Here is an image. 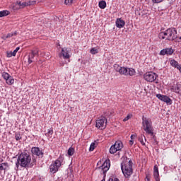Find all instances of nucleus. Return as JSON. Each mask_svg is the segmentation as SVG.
<instances>
[{
  "label": "nucleus",
  "instance_id": "f257e3e1",
  "mask_svg": "<svg viewBox=\"0 0 181 181\" xmlns=\"http://www.w3.org/2000/svg\"><path fill=\"white\" fill-rule=\"evenodd\" d=\"M35 165H36L35 158H33L32 160L30 153L27 151H24L18 155L16 163V168H15V170H19V166H21V168H33Z\"/></svg>",
  "mask_w": 181,
  "mask_h": 181
},
{
  "label": "nucleus",
  "instance_id": "f03ea898",
  "mask_svg": "<svg viewBox=\"0 0 181 181\" xmlns=\"http://www.w3.org/2000/svg\"><path fill=\"white\" fill-rule=\"evenodd\" d=\"M158 37L160 39H165V40L173 42L177 38V30L175 28H168L165 31L160 32Z\"/></svg>",
  "mask_w": 181,
  "mask_h": 181
},
{
  "label": "nucleus",
  "instance_id": "7ed1b4c3",
  "mask_svg": "<svg viewBox=\"0 0 181 181\" xmlns=\"http://www.w3.org/2000/svg\"><path fill=\"white\" fill-rule=\"evenodd\" d=\"M110 115H111V112L108 111L98 118L95 124V127L98 129H105V128H107V124H108L107 117H110Z\"/></svg>",
  "mask_w": 181,
  "mask_h": 181
},
{
  "label": "nucleus",
  "instance_id": "20e7f679",
  "mask_svg": "<svg viewBox=\"0 0 181 181\" xmlns=\"http://www.w3.org/2000/svg\"><path fill=\"white\" fill-rule=\"evenodd\" d=\"M114 69L115 71L123 76H135V69L132 68L122 67L117 64H115Z\"/></svg>",
  "mask_w": 181,
  "mask_h": 181
},
{
  "label": "nucleus",
  "instance_id": "39448f33",
  "mask_svg": "<svg viewBox=\"0 0 181 181\" xmlns=\"http://www.w3.org/2000/svg\"><path fill=\"white\" fill-rule=\"evenodd\" d=\"M121 169L126 177H130L131 175L134 173L132 170V160H129L128 163L122 162L121 163Z\"/></svg>",
  "mask_w": 181,
  "mask_h": 181
},
{
  "label": "nucleus",
  "instance_id": "423d86ee",
  "mask_svg": "<svg viewBox=\"0 0 181 181\" xmlns=\"http://www.w3.org/2000/svg\"><path fill=\"white\" fill-rule=\"evenodd\" d=\"M141 124L143 129L146 132V134L148 135H153V127H152V121L150 119L143 116Z\"/></svg>",
  "mask_w": 181,
  "mask_h": 181
},
{
  "label": "nucleus",
  "instance_id": "0eeeda50",
  "mask_svg": "<svg viewBox=\"0 0 181 181\" xmlns=\"http://www.w3.org/2000/svg\"><path fill=\"white\" fill-rule=\"evenodd\" d=\"M64 158L62 156H59V158L54 161V163L51 164L49 166L50 173L54 175L59 170V168L62 166V163H63Z\"/></svg>",
  "mask_w": 181,
  "mask_h": 181
},
{
  "label": "nucleus",
  "instance_id": "6e6552de",
  "mask_svg": "<svg viewBox=\"0 0 181 181\" xmlns=\"http://www.w3.org/2000/svg\"><path fill=\"white\" fill-rule=\"evenodd\" d=\"M158 76L156 74V73H153L152 71L151 72H146L144 75V78L146 80V81H148V83H153L156 78H158Z\"/></svg>",
  "mask_w": 181,
  "mask_h": 181
},
{
  "label": "nucleus",
  "instance_id": "1a4fd4ad",
  "mask_svg": "<svg viewBox=\"0 0 181 181\" xmlns=\"http://www.w3.org/2000/svg\"><path fill=\"white\" fill-rule=\"evenodd\" d=\"M111 166V162L110 160H105V161L103 163L101 166L98 168V169L101 170V172H103V175H105L107 172L110 170V167Z\"/></svg>",
  "mask_w": 181,
  "mask_h": 181
},
{
  "label": "nucleus",
  "instance_id": "9d476101",
  "mask_svg": "<svg viewBox=\"0 0 181 181\" xmlns=\"http://www.w3.org/2000/svg\"><path fill=\"white\" fill-rule=\"evenodd\" d=\"M31 153L32 155H35V156H38L39 158H43V156L45 153L42 150H40V148L39 147H33L31 148Z\"/></svg>",
  "mask_w": 181,
  "mask_h": 181
},
{
  "label": "nucleus",
  "instance_id": "9b49d317",
  "mask_svg": "<svg viewBox=\"0 0 181 181\" xmlns=\"http://www.w3.org/2000/svg\"><path fill=\"white\" fill-rule=\"evenodd\" d=\"M62 55L64 59H70L71 57V49L70 48H62Z\"/></svg>",
  "mask_w": 181,
  "mask_h": 181
},
{
  "label": "nucleus",
  "instance_id": "f8f14e48",
  "mask_svg": "<svg viewBox=\"0 0 181 181\" xmlns=\"http://www.w3.org/2000/svg\"><path fill=\"white\" fill-rule=\"evenodd\" d=\"M174 52H175V50L172 47L165 48V49H163L160 52V56H165V55L167 54V56H172V54H173Z\"/></svg>",
  "mask_w": 181,
  "mask_h": 181
},
{
  "label": "nucleus",
  "instance_id": "ddd939ff",
  "mask_svg": "<svg viewBox=\"0 0 181 181\" xmlns=\"http://www.w3.org/2000/svg\"><path fill=\"white\" fill-rule=\"evenodd\" d=\"M11 168L9 167V163L8 162L0 163V172L4 170L5 173V172H7V170H9Z\"/></svg>",
  "mask_w": 181,
  "mask_h": 181
},
{
  "label": "nucleus",
  "instance_id": "4468645a",
  "mask_svg": "<svg viewBox=\"0 0 181 181\" xmlns=\"http://www.w3.org/2000/svg\"><path fill=\"white\" fill-rule=\"evenodd\" d=\"M35 2H36L35 0H30L29 3L17 1V4L19 5V7L21 8H25V6H28V5H33V4H35Z\"/></svg>",
  "mask_w": 181,
  "mask_h": 181
},
{
  "label": "nucleus",
  "instance_id": "2eb2a0df",
  "mask_svg": "<svg viewBox=\"0 0 181 181\" xmlns=\"http://www.w3.org/2000/svg\"><path fill=\"white\" fill-rule=\"evenodd\" d=\"M116 26L119 28V29L124 28V26H125V21L122 20V18H117L116 20Z\"/></svg>",
  "mask_w": 181,
  "mask_h": 181
},
{
  "label": "nucleus",
  "instance_id": "dca6fc26",
  "mask_svg": "<svg viewBox=\"0 0 181 181\" xmlns=\"http://www.w3.org/2000/svg\"><path fill=\"white\" fill-rule=\"evenodd\" d=\"M20 49H21V47H17L14 51L7 52L6 57H12V56H13V57L16 56V53H18V52H19Z\"/></svg>",
  "mask_w": 181,
  "mask_h": 181
},
{
  "label": "nucleus",
  "instance_id": "f3484780",
  "mask_svg": "<svg viewBox=\"0 0 181 181\" xmlns=\"http://www.w3.org/2000/svg\"><path fill=\"white\" fill-rule=\"evenodd\" d=\"M172 90H173L174 93H176V94H181V83H177L176 86H173Z\"/></svg>",
  "mask_w": 181,
  "mask_h": 181
},
{
  "label": "nucleus",
  "instance_id": "a211bd4d",
  "mask_svg": "<svg viewBox=\"0 0 181 181\" xmlns=\"http://www.w3.org/2000/svg\"><path fill=\"white\" fill-rule=\"evenodd\" d=\"M170 66H172V67H175V69H177V70L179 69L180 64H179V62H177V61L175 60V59H171L170 61Z\"/></svg>",
  "mask_w": 181,
  "mask_h": 181
},
{
  "label": "nucleus",
  "instance_id": "6ab92c4d",
  "mask_svg": "<svg viewBox=\"0 0 181 181\" xmlns=\"http://www.w3.org/2000/svg\"><path fill=\"white\" fill-rule=\"evenodd\" d=\"M114 146L117 149V151H121L122 148H124V144H122V141H117Z\"/></svg>",
  "mask_w": 181,
  "mask_h": 181
},
{
  "label": "nucleus",
  "instance_id": "aec40b11",
  "mask_svg": "<svg viewBox=\"0 0 181 181\" xmlns=\"http://www.w3.org/2000/svg\"><path fill=\"white\" fill-rule=\"evenodd\" d=\"M162 101H163V103H166L168 105H172V103H173L172 99H170V98H169L167 95L163 96Z\"/></svg>",
  "mask_w": 181,
  "mask_h": 181
},
{
  "label": "nucleus",
  "instance_id": "412c9836",
  "mask_svg": "<svg viewBox=\"0 0 181 181\" xmlns=\"http://www.w3.org/2000/svg\"><path fill=\"white\" fill-rule=\"evenodd\" d=\"M98 6L100 9H105L107 8V2L104 0L100 1H99Z\"/></svg>",
  "mask_w": 181,
  "mask_h": 181
},
{
  "label": "nucleus",
  "instance_id": "4be33fe9",
  "mask_svg": "<svg viewBox=\"0 0 181 181\" xmlns=\"http://www.w3.org/2000/svg\"><path fill=\"white\" fill-rule=\"evenodd\" d=\"M14 81H15V80L13 79V77L11 76H9L8 78H7L6 80V83L8 86H12V84H13Z\"/></svg>",
  "mask_w": 181,
  "mask_h": 181
},
{
  "label": "nucleus",
  "instance_id": "5701e85b",
  "mask_svg": "<svg viewBox=\"0 0 181 181\" xmlns=\"http://www.w3.org/2000/svg\"><path fill=\"white\" fill-rule=\"evenodd\" d=\"M144 139L146 142V137H145V135H141L139 137V142L141 144V145H143V146H145V142L144 141Z\"/></svg>",
  "mask_w": 181,
  "mask_h": 181
},
{
  "label": "nucleus",
  "instance_id": "b1692460",
  "mask_svg": "<svg viewBox=\"0 0 181 181\" xmlns=\"http://www.w3.org/2000/svg\"><path fill=\"white\" fill-rule=\"evenodd\" d=\"M11 12L9 11L4 10L0 11V18H4V16H8Z\"/></svg>",
  "mask_w": 181,
  "mask_h": 181
},
{
  "label": "nucleus",
  "instance_id": "393cba45",
  "mask_svg": "<svg viewBox=\"0 0 181 181\" xmlns=\"http://www.w3.org/2000/svg\"><path fill=\"white\" fill-rule=\"evenodd\" d=\"M12 9L13 11H18L21 9V7H19V4H18V1L16 3L12 4Z\"/></svg>",
  "mask_w": 181,
  "mask_h": 181
},
{
  "label": "nucleus",
  "instance_id": "a878e982",
  "mask_svg": "<svg viewBox=\"0 0 181 181\" xmlns=\"http://www.w3.org/2000/svg\"><path fill=\"white\" fill-rule=\"evenodd\" d=\"M33 59H35V57L32 55L31 53H30L28 58V64H31V63H33Z\"/></svg>",
  "mask_w": 181,
  "mask_h": 181
},
{
  "label": "nucleus",
  "instance_id": "bb28decb",
  "mask_svg": "<svg viewBox=\"0 0 181 181\" xmlns=\"http://www.w3.org/2000/svg\"><path fill=\"white\" fill-rule=\"evenodd\" d=\"M117 151L118 149H117V147L113 144L110 148V153H115Z\"/></svg>",
  "mask_w": 181,
  "mask_h": 181
},
{
  "label": "nucleus",
  "instance_id": "cd10ccee",
  "mask_svg": "<svg viewBox=\"0 0 181 181\" xmlns=\"http://www.w3.org/2000/svg\"><path fill=\"white\" fill-rule=\"evenodd\" d=\"M68 155L69 156H73V155H74V148L70 147L68 149Z\"/></svg>",
  "mask_w": 181,
  "mask_h": 181
},
{
  "label": "nucleus",
  "instance_id": "c85d7f7f",
  "mask_svg": "<svg viewBox=\"0 0 181 181\" xmlns=\"http://www.w3.org/2000/svg\"><path fill=\"white\" fill-rule=\"evenodd\" d=\"M1 76L3 78H4V80H8V78H9V77L11 76V75H9V74H8L7 72H2Z\"/></svg>",
  "mask_w": 181,
  "mask_h": 181
},
{
  "label": "nucleus",
  "instance_id": "c756f323",
  "mask_svg": "<svg viewBox=\"0 0 181 181\" xmlns=\"http://www.w3.org/2000/svg\"><path fill=\"white\" fill-rule=\"evenodd\" d=\"M18 35V32L15 31L13 33H10L6 35L7 36V39H9L13 36H16Z\"/></svg>",
  "mask_w": 181,
  "mask_h": 181
},
{
  "label": "nucleus",
  "instance_id": "7c9ffc66",
  "mask_svg": "<svg viewBox=\"0 0 181 181\" xmlns=\"http://www.w3.org/2000/svg\"><path fill=\"white\" fill-rule=\"evenodd\" d=\"M52 135H53V129H49L47 133L45 134V136H48L49 138H52Z\"/></svg>",
  "mask_w": 181,
  "mask_h": 181
},
{
  "label": "nucleus",
  "instance_id": "2f4dec72",
  "mask_svg": "<svg viewBox=\"0 0 181 181\" xmlns=\"http://www.w3.org/2000/svg\"><path fill=\"white\" fill-rule=\"evenodd\" d=\"M95 149V143H91L90 148H89V151L93 152Z\"/></svg>",
  "mask_w": 181,
  "mask_h": 181
},
{
  "label": "nucleus",
  "instance_id": "473e14b6",
  "mask_svg": "<svg viewBox=\"0 0 181 181\" xmlns=\"http://www.w3.org/2000/svg\"><path fill=\"white\" fill-rule=\"evenodd\" d=\"M90 53H91V54H97V53H98V49L96 48H92L90 50Z\"/></svg>",
  "mask_w": 181,
  "mask_h": 181
},
{
  "label": "nucleus",
  "instance_id": "72a5a7b5",
  "mask_svg": "<svg viewBox=\"0 0 181 181\" xmlns=\"http://www.w3.org/2000/svg\"><path fill=\"white\" fill-rule=\"evenodd\" d=\"M154 179L156 181H160V179L159 178V173H153Z\"/></svg>",
  "mask_w": 181,
  "mask_h": 181
},
{
  "label": "nucleus",
  "instance_id": "f704fd0d",
  "mask_svg": "<svg viewBox=\"0 0 181 181\" xmlns=\"http://www.w3.org/2000/svg\"><path fill=\"white\" fill-rule=\"evenodd\" d=\"M30 54L33 55L34 57H35V56H39V50H32L31 53H30Z\"/></svg>",
  "mask_w": 181,
  "mask_h": 181
},
{
  "label": "nucleus",
  "instance_id": "c9c22d12",
  "mask_svg": "<svg viewBox=\"0 0 181 181\" xmlns=\"http://www.w3.org/2000/svg\"><path fill=\"white\" fill-rule=\"evenodd\" d=\"M73 1L74 0H65L64 4L65 5H68L69 6H70V5L73 4Z\"/></svg>",
  "mask_w": 181,
  "mask_h": 181
},
{
  "label": "nucleus",
  "instance_id": "e433bc0d",
  "mask_svg": "<svg viewBox=\"0 0 181 181\" xmlns=\"http://www.w3.org/2000/svg\"><path fill=\"white\" fill-rule=\"evenodd\" d=\"M164 96L165 95H162L160 93L156 95L157 98H158V100H160V101H163Z\"/></svg>",
  "mask_w": 181,
  "mask_h": 181
},
{
  "label": "nucleus",
  "instance_id": "4c0bfd02",
  "mask_svg": "<svg viewBox=\"0 0 181 181\" xmlns=\"http://www.w3.org/2000/svg\"><path fill=\"white\" fill-rule=\"evenodd\" d=\"M16 139L17 141H21V139H22V136H21L20 133L16 134Z\"/></svg>",
  "mask_w": 181,
  "mask_h": 181
},
{
  "label": "nucleus",
  "instance_id": "58836bf2",
  "mask_svg": "<svg viewBox=\"0 0 181 181\" xmlns=\"http://www.w3.org/2000/svg\"><path fill=\"white\" fill-rule=\"evenodd\" d=\"M151 136H153V141L155 144H156V145H158V141H156V136H155L153 134V135H151Z\"/></svg>",
  "mask_w": 181,
  "mask_h": 181
},
{
  "label": "nucleus",
  "instance_id": "ea45409f",
  "mask_svg": "<svg viewBox=\"0 0 181 181\" xmlns=\"http://www.w3.org/2000/svg\"><path fill=\"white\" fill-rule=\"evenodd\" d=\"M153 173H159V169L158 168V165L154 166Z\"/></svg>",
  "mask_w": 181,
  "mask_h": 181
},
{
  "label": "nucleus",
  "instance_id": "a19ab883",
  "mask_svg": "<svg viewBox=\"0 0 181 181\" xmlns=\"http://www.w3.org/2000/svg\"><path fill=\"white\" fill-rule=\"evenodd\" d=\"M153 4H160V2H163V0H152Z\"/></svg>",
  "mask_w": 181,
  "mask_h": 181
},
{
  "label": "nucleus",
  "instance_id": "79ce46f5",
  "mask_svg": "<svg viewBox=\"0 0 181 181\" xmlns=\"http://www.w3.org/2000/svg\"><path fill=\"white\" fill-rule=\"evenodd\" d=\"M129 118H131V116L130 115H127L126 117H124L123 119L124 122L128 121V119H129Z\"/></svg>",
  "mask_w": 181,
  "mask_h": 181
},
{
  "label": "nucleus",
  "instance_id": "37998d69",
  "mask_svg": "<svg viewBox=\"0 0 181 181\" xmlns=\"http://www.w3.org/2000/svg\"><path fill=\"white\" fill-rule=\"evenodd\" d=\"M108 181H119V180L118 178H115V179H112V178H110L108 180Z\"/></svg>",
  "mask_w": 181,
  "mask_h": 181
},
{
  "label": "nucleus",
  "instance_id": "c03bdc74",
  "mask_svg": "<svg viewBox=\"0 0 181 181\" xmlns=\"http://www.w3.org/2000/svg\"><path fill=\"white\" fill-rule=\"evenodd\" d=\"M131 139L133 141V139H135V138H136V135L135 134H132L130 136Z\"/></svg>",
  "mask_w": 181,
  "mask_h": 181
},
{
  "label": "nucleus",
  "instance_id": "a18cd8bd",
  "mask_svg": "<svg viewBox=\"0 0 181 181\" xmlns=\"http://www.w3.org/2000/svg\"><path fill=\"white\" fill-rule=\"evenodd\" d=\"M175 40V42H177L178 43H180V42H181V36L179 37L178 38H177V39Z\"/></svg>",
  "mask_w": 181,
  "mask_h": 181
},
{
  "label": "nucleus",
  "instance_id": "49530a36",
  "mask_svg": "<svg viewBox=\"0 0 181 181\" xmlns=\"http://www.w3.org/2000/svg\"><path fill=\"white\" fill-rule=\"evenodd\" d=\"M1 39H3V40H6V39H8V37H7V35H3L1 37Z\"/></svg>",
  "mask_w": 181,
  "mask_h": 181
},
{
  "label": "nucleus",
  "instance_id": "de8ad7c7",
  "mask_svg": "<svg viewBox=\"0 0 181 181\" xmlns=\"http://www.w3.org/2000/svg\"><path fill=\"white\" fill-rule=\"evenodd\" d=\"M129 145H130V146H132L134 145V140L131 139L129 141Z\"/></svg>",
  "mask_w": 181,
  "mask_h": 181
},
{
  "label": "nucleus",
  "instance_id": "09e8293b",
  "mask_svg": "<svg viewBox=\"0 0 181 181\" xmlns=\"http://www.w3.org/2000/svg\"><path fill=\"white\" fill-rule=\"evenodd\" d=\"M0 163H4V159H0Z\"/></svg>",
  "mask_w": 181,
  "mask_h": 181
},
{
  "label": "nucleus",
  "instance_id": "8fccbe9b",
  "mask_svg": "<svg viewBox=\"0 0 181 181\" xmlns=\"http://www.w3.org/2000/svg\"><path fill=\"white\" fill-rule=\"evenodd\" d=\"M146 179H147V181H150L151 180L148 177V176L146 177Z\"/></svg>",
  "mask_w": 181,
  "mask_h": 181
},
{
  "label": "nucleus",
  "instance_id": "3c124183",
  "mask_svg": "<svg viewBox=\"0 0 181 181\" xmlns=\"http://www.w3.org/2000/svg\"><path fill=\"white\" fill-rule=\"evenodd\" d=\"M178 70H179L180 72L181 73V66H180V68H178Z\"/></svg>",
  "mask_w": 181,
  "mask_h": 181
}]
</instances>
